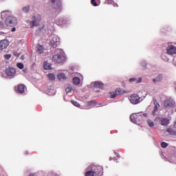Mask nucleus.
<instances>
[{
    "label": "nucleus",
    "instance_id": "1a4fd4ad",
    "mask_svg": "<svg viewBox=\"0 0 176 176\" xmlns=\"http://www.w3.org/2000/svg\"><path fill=\"white\" fill-rule=\"evenodd\" d=\"M6 74L7 76H14L16 75V69L13 67H9L6 69Z\"/></svg>",
    "mask_w": 176,
    "mask_h": 176
},
{
    "label": "nucleus",
    "instance_id": "9b49d317",
    "mask_svg": "<svg viewBox=\"0 0 176 176\" xmlns=\"http://www.w3.org/2000/svg\"><path fill=\"white\" fill-rule=\"evenodd\" d=\"M9 46V42L8 40H2L0 42V50H3V49H6V47Z\"/></svg>",
    "mask_w": 176,
    "mask_h": 176
},
{
    "label": "nucleus",
    "instance_id": "f8f14e48",
    "mask_svg": "<svg viewBox=\"0 0 176 176\" xmlns=\"http://www.w3.org/2000/svg\"><path fill=\"white\" fill-rule=\"evenodd\" d=\"M87 169H88V171L85 173V176H96V175H94L93 168H90V166L87 168Z\"/></svg>",
    "mask_w": 176,
    "mask_h": 176
},
{
    "label": "nucleus",
    "instance_id": "4be33fe9",
    "mask_svg": "<svg viewBox=\"0 0 176 176\" xmlns=\"http://www.w3.org/2000/svg\"><path fill=\"white\" fill-rule=\"evenodd\" d=\"M45 49H43V46L42 45H38L37 46V53H38L39 54H42V53H43Z\"/></svg>",
    "mask_w": 176,
    "mask_h": 176
},
{
    "label": "nucleus",
    "instance_id": "412c9836",
    "mask_svg": "<svg viewBox=\"0 0 176 176\" xmlns=\"http://www.w3.org/2000/svg\"><path fill=\"white\" fill-rule=\"evenodd\" d=\"M161 80H163V74H160L158 75V76L156 78H154L153 80V81L154 82H161Z\"/></svg>",
    "mask_w": 176,
    "mask_h": 176
},
{
    "label": "nucleus",
    "instance_id": "a878e982",
    "mask_svg": "<svg viewBox=\"0 0 176 176\" xmlns=\"http://www.w3.org/2000/svg\"><path fill=\"white\" fill-rule=\"evenodd\" d=\"M22 11L24 13H28L30 12V6H25L22 8Z\"/></svg>",
    "mask_w": 176,
    "mask_h": 176
},
{
    "label": "nucleus",
    "instance_id": "2f4dec72",
    "mask_svg": "<svg viewBox=\"0 0 176 176\" xmlns=\"http://www.w3.org/2000/svg\"><path fill=\"white\" fill-rule=\"evenodd\" d=\"M91 3L93 5V6H98V4L96 0H91Z\"/></svg>",
    "mask_w": 176,
    "mask_h": 176
},
{
    "label": "nucleus",
    "instance_id": "c9c22d12",
    "mask_svg": "<svg viewBox=\"0 0 176 176\" xmlns=\"http://www.w3.org/2000/svg\"><path fill=\"white\" fill-rule=\"evenodd\" d=\"M162 60H164L165 61H167V60H168V58L166 57V55H164V54L162 55Z\"/></svg>",
    "mask_w": 176,
    "mask_h": 176
},
{
    "label": "nucleus",
    "instance_id": "ddd939ff",
    "mask_svg": "<svg viewBox=\"0 0 176 176\" xmlns=\"http://www.w3.org/2000/svg\"><path fill=\"white\" fill-rule=\"evenodd\" d=\"M17 90H18L19 93H21V94H23V93H24V91L25 90V86L23 84H21V85H18Z\"/></svg>",
    "mask_w": 176,
    "mask_h": 176
},
{
    "label": "nucleus",
    "instance_id": "393cba45",
    "mask_svg": "<svg viewBox=\"0 0 176 176\" xmlns=\"http://www.w3.org/2000/svg\"><path fill=\"white\" fill-rule=\"evenodd\" d=\"M47 78L50 79V80H54L56 79V76H54V74H47Z\"/></svg>",
    "mask_w": 176,
    "mask_h": 176
},
{
    "label": "nucleus",
    "instance_id": "c85d7f7f",
    "mask_svg": "<svg viewBox=\"0 0 176 176\" xmlns=\"http://www.w3.org/2000/svg\"><path fill=\"white\" fill-rule=\"evenodd\" d=\"M109 94L111 96V98H115L116 96H118L116 92H110Z\"/></svg>",
    "mask_w": 176,
    "mask_h": 176
},
{
    "label": "nucleus",
    "instance_id": "2eb2a0df",
    "mask_svg": "<svg viewBox=\"0 0 176 176\" xmlns=\"http://www.w3.org/2000/svg\"><path fill=\"white\" fill-rule=\"evenodd\" d=\"M170 123V120L167 118H163L161 120V124L162 126H167Z\"/></svg>",
    "mask_w": 176,
    "mask_h": 176
},
{
    "label": "nucleus",
    "instance_id": "7c9ffc66",
    "mask_svg": "<svg viewBox=\"0 0 176 176\" xmlns=\"http://www.w3.org/2000/svg\"><path fill=\"white\" fill-rule=\"evenodd\" d=\"M161 146L162 148H167V146H168V144H167L166 142H162L161 143Z\"/></svg>",
    "mask_w": 176,
    "mask_h": 176
},
{
    "label": "nucleus",
    "instance_id": "7ed1b4c3",
    "mask_svg": "<svg viewBox=\"0 0 176 176\" xmlns=\"http://www.w3.org/2000/svg\"><path fill=\"white\" fill-rule=\"evenodd\" d=\"M90 168H92L95 176L104 175V169L100 165H90Z\"/></svg>",
    "mask_w": 176,
    "mask_h": 176
},
{
    "label": "nucleus",
    "instance_id": "dca6fc26",
    "mask_svg": "<svg viewBox=\"0 0 176 176\" xmlns=\"http://www.w3.org/2000/svg\"><path fill=\"white\" fill-rule=\"evenodd\" d=\"M58 78L59 79V80H66L67 76H65V74L60 73L58 74Z\"/></svg>",
    "mask_w": 176,
    "mask_h": 176
},
{
    "label": "nucleus",
    "instance_id": "58836bf2",
    "mask_svg": "<svg viewBox=\"0 0 176 176\" xmlns=\"http://www.w3.org/2000/svg\"><path fill=\"white\" fill-rule=\"evenodd\" d=\"M11 31L12 32H14V31H16V28H12Z\"/></svg>",
    "mask_w": 176,
    "mask_h": 176
},
{
    "label": "nucleus",
    "instance_id": "e433bc0d",
    "mask_svg": "<svg viewBox=\"0 0 176 176\" xmlns=\"http://www.w3.org/2000/svg\"><path fill=\"white\" fill-rule=\"evenodd\" d=\"M111 5H113V6H114V8H119V5H118V3H115V1H113V3Z\"/></svg>",
    "mask_w": 176,
    "mask_h": 176
},
{
    "label": "nucleus",
    "instance_id": "423d86ee",
    "mask_svg": "<svg viewBox=\"0 0 176 176\" xmlns=\"http://www.w3.org/2000/svg\"><path fill=\"white\" fill-rule=\"evenodd\" d=\"M32 21H30V25L31 28H34V27H38L39 25V21L41 20V16H38L36 19V16H32Z\"/></svg>",
    "mask_w": 176,
    "mask_h": 176
},
{
    "label": "nucleus",
    "instance_id": "5701e85b",
    "mask_svg": "<svg viewBox=\"0 0 176 176\" xmlns=\"http://www.w3.org/2000/svg\"><path fill=\"white\" fill-rule=\"evenodd\" d=\"M166 131L167 133H169V134H170L171 135H176V131L171 128H168L166 129Z\"/></svg>",
    "mask_w": 176,
    "mask_h": 176
},
{
    "label": "nucleus",
    "instance_id": "c756f323",
    "mask_svg": "<svg viewBox=\"0 0 176 176\" xmlns=\"http://www.w3.org/2000/svg\"><path fill=\"white\" fill-rule=\"evenodd\" d=\"M16 66L18 68H19V69H23V68H24V65L21 63H17Z\"/></svg>",
    "mask_w": 176,
    "mask_h": 176
},
{
    "label": "nucleus",
    "instance_id": "6e6552de",
    "mask_svg": "<svg viewBox=\"0 0 176 176\" xmlns=\"http://www.w3.org/2000/svg\"><path fill=\"white\" fill-rule=\"evenodd\" d=\"M166 53L167 54H170V56H173V54H176V47L174 45H169L166 48Z\"/></svg>",
    "mask_w": 176,
    "mask_h": 176
},
{
    "label": "nucleus",
    "instance_id": "37998d69",
    "mask_svg": "<svg viewBox=\"0 0 176 176\" xmlns=\"http://www.w3.org/2000/svg\"><path fill=\"white\" fill-rule=\"evenodd\" d=\"M117 157H120V155H119V154H117Z\"/></svg>",
    "mask_w": 176,
    "mask_h": 176
},
{
    "label": "nucleus",
    "instance_id": "39448f33",
    "mask_svg": "<svg viewBox=\"0 0 176 176\" xmlns=\"http://www.w3.org/2000/svg\"><path fill=\"white\" fill-rule=\"evenodd\" d=\"M50 5L52 9H60L61 8V0H50Z\"/></svg>",
    "mask_w": 176,
    "mask_h": 176
},
{
    "label": "nucleus",
    "instance_id": "f3484780",
    "mask_svg": "<svg viewBox=\"0 0 176 176\" xmlns=\"http://www.w3.org/2000/svg\"><path fill=\"white\" fill-rule=\"evenodd\" d=\"M155 107H154V110L153 111V115H155V113H156V112H157L159 111V107H160V104H159V103L155 102Z\"/></svg>",
    "mask_w": 176,
    "mask_h": 176
},
{
    "label": "nucleus",
    "instance_id": "f257e3e1",
    "mask_svg": "<svg viewBox=\"0 0 176 176\" xmlns=\"http://www.w3.org/2000/svg\"><path fill=\"white\" fill-rule=\"evenodd\" d=\"M144 118H148V114L146 113L140 114L133 113L130 116V120L133 122V123H138V122H142L144 120Z\"/></svg>",
    "mask_w": 176,
    "mask_h": 176
},
{
    "label": "nucleus",
    "instance_id": "aec40b11",
    "mask_svg": "<svg viewBox=\"0 0 176 176\" xmlns=\"http://www.w3.org/2000/svg\"><path fill=\"white\" fill-rule=\"evenodd\" d=\"M94 87H98V89H102L104 87V84L100 82H95L94 84Z\"/></svg>",
    "mask_w": 176,
    "mask_h": 176
},
{
    "label": "nucleus",
    "instance_id": "4468645a",
    "mask_svg": "<svg viewBox=\"0 0 176 176\" xmlns=\"http://www.w3.org/2000/svg\"><path fill=\"white\" fill-rule=\"evenodd\" d=\"M129 82L131 83H133V82H135L136 83H141V82H142V78H139L138 80L136 78H131L129 79Z\"/></svg>",
    "mask_w": 176,
    "mask_h": 176
},
{
    "label": "nucleus",
    "instance_id": "9d476101",
    "mask_svg": "<svg viewBox=\"0 0 176 176\" xmlns=\"http://www.w3.org/2000/svg\"><path fill=\"white\" fill-rule=\"evenodd\" d=\"M173 105V100L171 99H166L164 101V106L165 107V108H171Z\"/></svg>",
    "mask_w": 176,
    "mask_h": 176
},
{
    "label": "nucleus",
    "instance_id": "a19ab883",
    "mask_svg": "<svg viewBox=\"0 0 176 176\" xmlns=\"http://www.w3.org/2000/svg\"><path fill=\"white\" fill-rule=\"evenodd\" d=\"M174 129H176V122L175 123V124L173 125Z\"/></svg>",
    "mask_w": 176,
    "mask_h": 176
},
{
    "label": "nucleus",
    "instance_id": "a211bd4d",
    "mask_svg": "<svg viewBox=\"0 0 176 176\" xmlns=\"http://www.w3.org/2000/svg\"><path fill=\"white\" fill-rule=\"evenodd\" d=\"M73 83L74 85H75L76 86H78L80 84V78H78V77H75L73 78Z\"/></svg>",
    "mask_w": 176,
    "mask_h": 176
},
{
    "label": "nucleus",
    "instance_id": "6ab92c4d",
    "mask_svg": "<svg viewBox=\"0 0 176 176\" xmlns=\"http://www.w3.org/2000/svg\"><path fill=\"white\" fill-rule=\"evenodd\" d=\"M116 93L118 96H122V94H124V93H126V91L120 88H117L116 89Z\"/></svg>",
    "mask_w": 176,
    "mask_h": 176
},
{
    "label": "nucleus",
    "instance_id": "72a5a7b5",
    "mask_svg": "<svg viewBox=\"0 0 176 176\" xmlns=\"http://www.w3.org/2000/svg\"><path fill=\"white\" fill-rule=\"evenodd\" d=\"M72 102L73 105H74L75 107H80V104H79L78 103V102H76V101L72 100Z\"/></svg>",
    "mask_w": 176,
    "mask_h": 176
},
{
    "label": "nucleus",
    "instance_id": "ea45409f",
    "mask_svg": "<svg viewBox=\"0 0 176 176\" xmlns=\"http://www.w3.org/2000/svg\"><path fill=\"white\" fill-rule=\"evenodd\" d=\"M3 25V23H2V22L0 21V27H2Z\"/></svg>",
    "mask_w": 176,
    "mask_h": 176
},
{
    "label": "nucleus",
    "instance_id": "b1692460",
    "mask_svg": "<svg viewBox=\"0 0 176 176\" xmlns=\"http://www.w3.org/2000/svg\"><path fill=\"white\" fill-rule=\"evenodd\" d=\"M50 67H51V65L50 63H47V62H44V64H43L44 69L47 71L48 69H50Z\"/></svg>",
    "mask_w": 176,
    "mask_h": 176
},
{
    "label": "nucleus",
    "instance_id": "79ce46f5",
    "mask_svg": "<svg viewBox=\"0 0 176 176\" xmlns=\"http://www.w3.org/2000/svg\"><path fill=\"white\" fill-rule=\"evenodd\" d=\"M29 176H35L34 174H30Z\"/></svg>",
    "mask_w": 176,
    "mask_h": 176
},
{
    "label": "nucleus",
    "instance_id": "0eeeda50",
    "mask_svg": "<svg viewBox=\"0 0 176 176\" xmlns=\"http://www.w3.org/2000/svg\"><path fill=\"white\" fill-rule=\"evenodd\" d=\"M140 96H138V94H133L130 96V101L131 102V104H133L134 105L137 104H140Z\"/></svg>",
    "mask_w": 176,
    "mask_h": 176
},
{
    "label": "nucleus",
    "instance_id": "473e14b6",
    "mask_svg": "<svg viewBox=\"0 0 176 176\" xmlns=\"http://www.w3.org/2000/svg\"><path fill=\"white\" fill-rule=\"evenodd\" d=\"M12 58V54H6L4 55V58H6V60H9Z\"/></svg>",
    "mask_w": 176,
    "mask_h": 176
},
{
    "label": "nucleus",
    "instance_id": "20e7f679",
    "mask_svg": "<svg viewBox=\"0 0 176 176\" xmlns=\"http://www.w3.org/2000/svg\"><path fill=\"white\" fill-rule=\"evenodd\" d=\"M6 25L7 27H14L17 25V19L14 16H8L6 19Z\"/></svg>",
    "mask_w": 176,
    "mask_h": 176
},
{
    "label": "nucleus",
    "instance_id": "4c0bfd02",
    "mask_svg": "<svg viewBox=\"0 0 176 176\" xmlns=\"http://www.w3.org/2000/svg\"><path fill=\"white\" fill-rule=\"evenodd\" d=\"M88 104H89V105H93V104H96V102H94V101H90V102H88Z\"/></svg>",
    "mask_w": 176,
    "mask_h": 176
},
{
    "label": "nucleus",
    "instance_id": "f03ea898",
    "mask_svg": "<svg viewBox=\"0 0 176 176\" xmlns=\"http://www.w3.org/2000/svg\"><path fill=\"white\" fill-rule=\"evenodd\" d=\"M57 52L59 54H57L52 57V61L58 63H64V61H65L64 51H63V50H58Z\"/></svg>",
    "mask_w": 176,
    "mask_h": 176
},
{
    "label": "nucleus",
    "instance_id": "f704fd0d",
    "mask_svg": "<svg viewBox=\"0 0 176 176\" xmlns=\"http://www.w3.org/2000/svg\"><path fill=\"white\" fill-rule=\"evenodd\" d=\"M105 3L108 5H112V3H113V0H105Z\"/></svg>",
    "mask_w": 176,
    "mask_h": 176
},
{
    "label": "nucleus",
    "instance_id": "cd10ccee",
    "mask_svg": "<svg viewBox=\"0 0 176 176\" xmlns=\"http://www.w3.org/2000/svg\"><path fill=\"white\" fill-rule=\"evenodd\" d=\"M66 93H71L72 91V88L71 87V85H68L65 89Z\"/></svg>",
    "mask_w": 176,
    "mask_h": 176
},
{
    "label": "nucleus",
    "instance_id": "bb28decb",
    "mask_svg": "<svg viewBox=\"0 0 176 176\" xmlns=\"http://www.w3.org/2000/svg\"><path fill=\"white\" fill-rule=\"evenodd\" d=\"M147 123H148L149 127H153V126H155V123L153 122V121H152L151 120H148Z\"/></svg>",
    "mask_w": 176,
    "mask_h": 176
}]
</instances>
